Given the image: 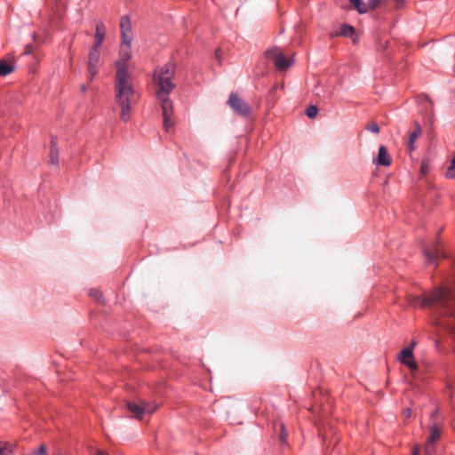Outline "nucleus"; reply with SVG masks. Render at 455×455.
Instances as JSON below:
<instances>
[{"label":"nucleus","mask_w":455,"mask_h":455,"mask_svg":"<svg viewBox=\"0 0 455 455\" xmlns=\"http://www.w3.org/2000/svg\"><path fill=\"white\" fill-rule=\"evenodd\" d=\"M115 92L116 104L121 110L120 118L127 122L131 119L132 107L137 103L139 94L133 88L131 75L123 68L116 71Z\"/></svg>","instance_id":"1"},{"label":"nucleus","mask_w":455,"mask_h":455,"mask_svg":"<svg viewBox=\"0 0 455 455\" xmlns=\"http://www.w3.org/2000/svg\"><path fill=\"white\" fill-rule=\"evenodd\" d=\"M408 303L412 307H436L443 315H452L455 313V291L447 287H439L425 296L410 294Z\"/></svg>","instance_id":"2"},{"label":"nucleus","mask_w":455,"mask_h":455,"mask_svg":"<svg viewBox=\"0 0 455 455\" xmlns=\"http://www.w3.org/2000/svg\"><path fill=\"white\" fill-rule=\"evenodd\" d=\"M173 76L174 65L172 63H167L155 70L153 80L159 101H161V98H169L168 94L174 88V84L172 82Z\"/></svg>","instance_id":"3"},{"label":"nucleus","mask_w":455,"mask_h":455,"mask_svg":"<svg viewBox=\"0 0 455 455\" xmlns=\"http://www.w3.org/2000/svg\"><path fill=\"white\" fill-rule=\"evenodd\" d=\"M122 44L120 48L119 60L116 61V71L123 68L127 71V61L131 57V42L132 39V25L128 16H124L120 20Z\"/></svg>","instance_id":"4"},{"label":"nucleus","mask_w":455,"mask_h":455,"mask_svg":"<svg viewBox=\"0 0 455 455\" xmlns=\"http://www.w3.org/2000/svg\"><path fill=\"white\" fill-rule=\"evenodd\" d=\"M126 407L129 412H131L134 418L139 419H142L144 414L154 413L157 409V405L156 403L146 402H143L141 404H138L133 402H127Z\"/></svg>","instance_id":"5"},{"label":"nucleus","mask_w":455,"mask_h":455,"mask_svg":"<svg viewBox=\"0 0 455 455\" xmlns=\"http://www.w3.org/2000/svg\"><path fill=\"white\" fill-rule=\"evenodd\" d=\"M265 54L274 62L275 68L279 70H285L291 64V60H288L278 47L267 51Z\"/></svg>","instance_id":"6"},{"label":"nucleus","mask_w":455,"mask_h":455,"mask_svg":"<svg viewBox=\"0 0 455 455\" xmlns=\"http://www.w3.org/2000/svg\"><path fill=\"white\" fill-rule=\"evenodd\" d=\"M429 435L427 439L426 446H425V453L426 455H432L435 447L434 444L437 442L441 436L443 427L442 424L438 422H432L428 427Z\"/></svg>","instance_id":"7"},{"label":"nucleus","mask_w":455,"mask_h":455,"mask_svg":"<svg viewBox=\"0 0 455 455\" xmlns=\"http://www.w3.org/2000/svg\"><path fill=\"white\" fill-rule=\"evenodd\" d=\"M160 104L164 117V127L165 132H169L174 125V122L172 119V104L169 98H161Z\"/></svg>","instance_id":"8"},{"label":"nucleus","mask_w":455,"mask_h":455,"mask_svg":"<svg viewBox=\"0 0 455 455\" xmlns=\"http://www.w3.org/2000/svg\"><path fill=\"white\" fill-rule=\"evenodd\" d=\"M228 103L229 107L240 116H248L251 112L250 107L247 103L236 94H230Z\"/></svg>","instance_id":"9"},{"label":"nucleus","mask_w":455,"mask_h":455,"mask_svg":"<svg viewBox=\"0 0 455 455\" xmlns=\"http://www.w3.org/2000/svg\"><path fill=\"white\" fill-rule=\"evenodd\" d=\"M100 48L92 47V49L91 50V52L89 53L88 63H87L88 76H89L90 80H92L94 76L98 72V64L100 62Z\"/></svg>","instance_id":"10"},{"label":"nucleus","mask_w":455,"mask_h":455,"mask_svg":"<svg viewBox=\"0 0 455 455\" xmlns=\"http://www.w3.org/2000/svg\"><path fill=\"white\" fill-rule=\"evenodd\" d=\"M399 360L403 364H405L411 369L412 374L418 370V365L413 359L412 347H404L400 352Z\"/></svg>","instance_id":"11"},{"label":"nucleus","mask_w":455,"mask_h":455,"mask_svg":"<svg viewBox=\"0 0 455 455\" xmlns=\"http://www.w3.org/2000/svg\"><path fill=\"white\" fill-rule=\"evenodd\" d=\"M373 163L382 166H389L392 164V158L385 146L379 147L378 156Z\"/></svg>","instance_id":"12"},{"label":"nucleus","mask_w":455,"mask_h":455,"mask_svg":"<svg viewBox=\"0 0 455 455\" xmlns=\"http://www.w3.org/2000/svg\"><path fill=\"white\" fill-rule=\"evenodd\" d=\"M421 126L417 121H415L414 130L409 133V137L406 142L407 148L411 152L415 149V141L421 135Z\"/></svg>","instance_id":"13"},{"label":"nucleus","mask_w":455,"mask_h":455,"mask_svg":"<svg viewBox=\"0 0 455 455\" xmlns=\"http://www.w3.org/2000/svg\"><path fill=\"white\" fill-rule=\"evenodd\" d=\"M423 253L429 263H434L436 259L444 257L438 244H435L432 249H424Z\"/></svg>","instance_id":"14"},{"label":"nucleus","mask_w":455,"mask_h":455,"mask_svg":"<svg viewBox=\"0 0 455 455\" xmlns=\"http://www.w3.org/2000/svg\"><path fill=\"white\" fill-rule=\"evenodd\" d=\"M50 163L56 167L59 165V149L57 139L55 137H52L51 140Z\"/></svg>","instance_id":"15"},{"label":"nucleus","mask_w":455,"mask_h":455,"mask_svg":"<svg viewBox=\"0 0 455 455\" xmlns=\"http://www.w3.org/2000/svg\"><path fill=\"white\" fill-rule=\"evenodd\" d=\"M105 32L106 28L103 24H98L96 26L95 43L93 44L94 48H100L105 37Z\"/></svg>","instance_id":"16"},{"label":"nucleus","mask_w":455,"mask_h":455,"mask_svg":"<svg viewBox=\"0 0 455 455\" xmlns=\"http://www.w3.org/2000/svg\"><path fill=\"white\" fill-rule=\"evenodd\" d=\"M335 432L332 429H330L323 435V443L325 448L328 449L331 445H336L338 443L339 438L335 436Z\"/></svg>","instance_id":"17"},{"label":"nucleus","mask_w":455,"mask_h":455,"mask_svg":"<svg viewBox=\"0 0 455 455\" xmlns=\"http://www.w3.org/2000/svg\"><path fill=\"white\" fill-rule=\"evenodd\" d=\"M350 3L349 8L355 9L360 14L369 12V8L363 0H348Z\"/></svg>","instance_id":"18"},{"label":"nucleus","mask_w":455,"mask_h":455,"mask_svg":"<svg viewBox=\"0 0 455 455\" xmlns=\"http://www.w3.org/2000/svg\"><path fill=\"white\" fill-rule=\"evenodd\" d=\"M14 70V67L12 63L6 60H0V76H4L11 74Z\"/></svg>","instance_id":"19"},{"label":"nucleus","mask_w":455,"mask_h":455,"mask_svg":"<svg viewBox=\"0 0 455 455\" xmlns=\"http://www.w3.org/2000/svg\"><path fill=\"white\" fill-rule=\"evenodd\" d=\"M355 34V30L352 26L343 25L338 35L343 36L353 37Z\"/></svg>","instance_id":"20"},{"label":"nucleus","mask_w":455,"mask_h":455,"mask_svg":"<svg viewBox=\"0 0 455 455\" xmlns=\"http://www.w3.org/2000/svg\"><path fill=\"white\" fill-rule=\"evenodd\" d=\"M12 453V446L4 442H0V455H10Z\"/></svg>","instance_id":"21"},{"label":"nucleus","mask_w":455,"mask_h":455,"mask_svg":"<svg viewBox=\"0 0 455 455\" xmlns=\"http://www.w3.org/2000/svg\"><path fill=\"white\" fill-rule=\"evenodd\" d=\"M318 113V108L315 106H310L307 108L306 114L309 118H314Z\"/></svg>","instance_id":"22"},{"label":"nucleus","mask_w":455,"mask_h":455,"mask_svg":"<svg viewBox=\"0 0 455 455\" xmlns=\"http://www.w3.org/2000/svg\"><path fill=\"white\" fill-rule=\"evenodd\" d=\"M366 129L373 133H379V127L377 123L371 122L367 124Z\"/></svg>","instance_id":"23"},{"label":"nucleus","mask_w":455,"mask_h":455,"mask_svg":"<svg viewBox=\"0 0 455 455\" xmlns=\"http://www.w3.org/2000/svg\"><path fill=\"white\" fill-rule=\"evenodd\" d=\"M279 427H280V435H279V438H280V441L283 443H284L285 440H286V437H287V433L285 431L283 424H280Z\"/></svg>","instance_id":"24"},{"label":"nucleus","mask_w":455,"mask_h":455,"mask_svg":"<svg viewBox=\"0 0 455 455\" xmlns=\"http://www.w3.org/2000/svg\"><path fill=\"white\" fill-rule=\"evenodd\" d=\"M47 449L46 446L42 444L36 451L33 452L32 455H46Z\"/></svg>","instance_id":"25"},{"label":"nucleus","mask_w":455,"mask_h":455,"mask_svg":"<svg viewBox=\"0 0 455 455\" xmlns=\"http://www.w3.org/2000/svg\"><path fill=\"white\" fill-rule=\"evenodd\" d=\"M445 176L449 179L455 177V167L450 165L446 171Z\"/></svg>","instance_id":"26"},{"label":"nucleus","mask_w":455,"mask_h":455,"mask_svg":"<svg viewBox=\"0 0 455 455\" xmlns=\"http://www.w3.org/2000/svg\"><path fill=\"white\" fill-rule=\"evenodd\" d=\"M90 296L95 298L97 300H100L102 298V294L97 290H91Z\"/></svg>","instance_id":"27"},{"label":"nucleus","mask_w":455,"mask_h":455,"mask_svg":"<svg viewBox=\"0 0 455 455\" xmlns=\"http://www.w3.org/2000/svg\"><path fill=\"white\" fill-rule=\"evenodd\" d=\"M420 171H421L422 175H425L427 172L428 167H427V163L423 162L421 164Z\"/></svg>","instance_id":"28"},{"label":"nucleus","mask_w":455,"mask_h":455,"mask_svg":"<svg viewBox=\"0 0 455 455\" xmlns=\"http://www.w3.org/2000/svg\"><path fill=\"white\" fill-rule=\"evenodd\" d=\"M91 455H108L106 451L100 450H92Z\"/></svg>","instance_id":"29"},{"label":"nucleus","mask_w":455,"mask_h":455,"mask_svg":"<svg viewBox=\"0 0 455 455\" xmlns=\"http://www.w3.org/2000/svg\"><path fill=\"white\" fill-rule=\"evenodd\" d=\"M32 52H33V47H32V45H31V44H28V45L26 46V48H25V52H24V53H25V54H30V53H32Z\"/></svg>","instance_id":"30"},{"label":"nucleus","mask_w":455,"mask_h":455,"mask_svg":"<svg viewBox=\"0 0 455 455\" xmlns=\"http://www.w3.org/2000/svg\"><path fill=\"white\" fill-rule=\"evenodd\" d=\"M403 415L405 418H410L411 415V410L410 408H407L403 411Z\"/></svg>","instance_id":"31"},{"label":"nucleus","mask_w":455,"mask_h":455,"mask_svg":"<svg viewBox=\"0 0 455 455\" xmlns=\"http://www.w3.org/2000/svg\"><path fill=\"white\" fill-rule=\"evenodd\" d=\"M395 3V8L399 9L405 0H394Z\"/></svg>","instance_id":"32"},{"label":"nucleus","mask_w":455,"mask_h":455,"mask_svg":"<svg viewBox=\"0 0 455 455\" xmlns=\"http://www.w3.org/2000/svg\"><path fill=\"white\" fill-rule=\"evenodd\" d=\"M438 414V409H436L432 414H431V419H432V422H435V416Z\"/></svg>","instance_id":"33"},{"label":"nucleus","mask_w":455,"mask_h":455,"mask_svg":"<svg viewBox=\"0 0 455 455\" xmlns=\"http://www.w3.org/2000/svg\"><path fill=\"white\" fill-rule=\"evenodd\" d=\"M215 54H216V58H217L218 60H220V54H221V51H220V49H219V50H217V51H216V52H215Z\"/></svg>","instance_id":"34"},{"label":"nucleus","mask_w":455,"mask_h":455,"mask_svg":"<svg viewBox=\"0 0 455 455\" xmlns=\"http://www.w3.org/2000/svg\"><path fill=\"white\" fill-rule=\"evenodd\" d=\"M419 450L418 447H416L412 452V455H419Z\"/></svg>","instance_id":"35"},{"label":"nucleus","mask_w":455,"mask_h":455,"mask_svg":"<svg viewBox=\"0 0 455 455\" xmlns=\"http://www.w3.org/2000/svg\"><path fill=\"white\" fill-rule=\"evenodd\" d=\"M416 346V342L415 341H412L411 343V346L409 347H412V349L414 348V347Z\"/></svg>","instance_id":"36"},{"label":"nucleus","mask_w":455,"mask_h":455,"mask_svg":"<svg viewBox=\"0 0 455 455\" xmlns=\"http://www.w3.org/2000/svg\"><path fill=\"white\" fill-rule=\"evenodd\" d=\"M82 90H83L84 92H85V91H86V87H85L84 85H83V86H82Z\"/></svg>","instance_id":"37"},{"label":"nucleus","mask_w":455,"mask_h":455,"mask_svg":"<svg viewBox=\"0 0 455 455\" xmlns=\"http://www.w3.org/2000/svg\"><path fill=\"white\" fill-rule=\"evenodd\" d=\"M55 455H60L59 453L55 454Z\"/></svg>","instance_id":"38"}]
</instances>
